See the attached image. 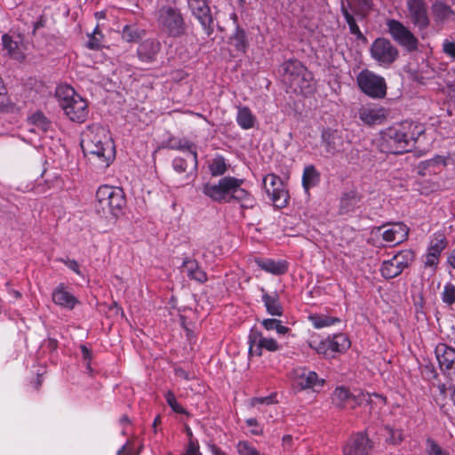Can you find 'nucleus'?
<instances>
[{
  "mask_svg": "<svg viewBox=\"0 0 455 455\" xmlns=\"http://www.w3.org/2000/svg\"><path fill=\"white\" fill-rule=\"evenodd\" d=\"M80 145L84 156L100 170H105L115 159L114 141L108 131L99 124L87 126L82 133Z\"/></svg>",
  "mask_w": 455,
  "mask_h": 455,
  "instance_id": "obj_1",
  "label": "nucleus"
},
{
  "mask_svg": "<svg viewBox=\"0 0 455 455\" xmlns=\"http://www.w3.org/2000/svg\"><path fill=\"white\" fill-rule=\"evenodd\" d=\"M423 132L421 125L411 121L395 124L381 132L380 150L395 155L411 151Z\"/></svg>",
  "mask_w": 455,
  "mask_h": 455,
  "instance_id": "obj_2",
  "label": "nucleus"
},
{
  "mask_svg": "<svg viewBox=\"0 0 455 455\" xmlns=\"http://www.w3.org/2000/svg\"><path fill=\"white\" fill-rule=\"evenodd\" d=\"M126 198L119 187L100 186L96 191L95 210L102 217L117 219L124 212Z\"/></svg>",
  "mask_w": 455,
  "mask_h": 455,
  "instance_id": "obj_3",
  "label": "nucleus"
},
{
  "mask_svg": "<svg viewBox=\"0 0 455 455\" xmlns=\"http://www.w3.org/2000/svg\"><path fill=\"white\" fill-rule=\"evenodd\" d=\"M56 97L65 115L73 122L84 123L89 114L87 101L73 87L61 84L56 88Z\"/></svg>",
  "mask_w": 455,
  "mask_h": 455,
  "instance_id": "obj_4",
  "label": "nucleus"
},
{
  "mask_svg": "<svg viewBox=\"0 0 455 455\" xmlns=\"http://www.w3.org/2000/svg\"><path fill=\"white\" fill-rule=\"evenodd\" d=\"M156 20L159 30L169 37L180 38L186 35L188 25L181 10L165 4L156 12Z\"/></svg>",
  "mask_w": 455,
  "mask_h": 455,
  "instance_id": "obj_5",
  "label": "nucleus"
},
{
  "mask_svg": "<svg viewBox=\"0 0 455 455\" xmlns=\"http://www.w3.org/2000/svg\"><path fill=\"white\" fill-rule=\"evenodd\" d=\"M371 395L380 399L386 403V398L379 394L373 393H363L359 392L357 395H353L350 391L344 387H338L335 388L331 395V403L338 408H350L355 409L361 405L363 402L370 403L371 401Z\"/></svg>",
  "mask_w": 455,
  "mask_h": 455,
  "instance_id": "obj_6",
  "label": "nucleus"
},
{
  "mask_svg": "<svg viewBox=\"0 0 455 455\" xmlns=\"http://www.w3.org/2000/svg\"><path fill=\"white\" fill-rule=\"evenodd\" d=\"M386 25L392 39L402 48L405 49L409 52L418 50L419 44V39L409 28L395 19L387 20Z\"/></svg>",
  "mask_w": 455,
  "mask_h": 455,
  "instance_id": "obj_7",
  "label": "nucleus"
},
{
  "mask_svg": "<svg viewBox=\"0 0 455 455\" xmlns=\"http://www.w3.org/2000/svg\"><path fill=\"white\" fill-rule=\"evenodd\" d=\"M347 141L343 132L331 127L323 128L321 132L320 146L323 148L322 155L326 157H333L345 151Z\"/></svg>",
  "mask_w": 455,
  "mask_h": 455,
  "instance_id": "obj_8",
  "label": "nucleus"
},
{
  "mask_svg": "<svg viewBox=\"0 0 455 455\" xmlns=\"http://www.w3.org/2000/svg\"><path fill=\"white\" fill-rule=\"evenodd\" d=\"M356 81L361 91L371 98L381 99L386 96L387 85L382 76L363 70L359 73Z\"/></svg>",
  "mask_w": 455,
  "mask_h": 455,
  "instance_id": "obj_9",
  "label": "nucleus"
},
{
  "mask_svg": "<svg viewBox=\"0 0 455 455\" xmlns=\"http://www.w3.org/2000/svg\"><path fill=\"white\" fill-rule=\"evenodd\" d=\"M371 56L379 65L387 68L394 63L399 56L397 48L387 38L379 37L372 43Z\"/></svg>",
  "mask_w": 455,
  "mask_h": 455,
  "instance_id": "obj_10",
  "label": "nucleus"
},
{
  "mask_svg": "<svg viewBox=\"0 0 455 455\" xmlns=\"http://www.w3.org/2000/svg\"><path fill=\"white\" fill-rule=\"evenodd\" d=\"M263 187L276 208L282 209L287 205L289 194L279 176L274 173L267 174L263 179Z\"/></svg>",
  "mask_w": 455,
  "mask_h": 455,
  "instance_id": "obj_11",
  "label": "nucleus"
},
{
  "mask_svg": "<svg viewBox=\"0 0 455 455\" xmlns=\"http://www.w3.org/2000/svg\"><path fill=\"white\" fill-rule=\"evenodd\" d=\"M317 354L323 355L325 358H332L336 353H343L350 347V340L344 333H338L332 337L319 341L315 346L310 344Z\"/></svg>",
  "mask_w": 455,
  "mask_h": 455,
  "instance_id": "obj_12",
  "label": "nucleus"
},
{
  "mask_svg": "<svg viewBox=\"0 0 455 455\" xmlns=\"http://www.w3.org/2000/svg\"><path fill=\"white\" fill-rule=\"evenodd\" d=\"M1 45L10 59L18 62H23L26 60L28 44L23 35L5 33L1 37Z\"/></svg>",
  "mask_w": 455,
  "mask_h": 455,
  "instance_id": "obj_13",
  "label": "nucleus"
},
{
  "mask_svg": "<svg viewBox=\"0 0 455 455\" xmlns=\"http://www.w3.org/2000/svg\"><path fill=\"white\" fill-rule=\"evenodd\" d=\"M235 182H236L235 177L226 176L219 180L217 183H204L202 187V193L213 202L229 203L230 189Z\"/></svg>",
  "mask_w": 455,
  "mask_h": 455,
  "instance_id": "obj_14",
  "label": "nucleus"
},
{
  "mask_svg": "<svg viewBox=\"0 0 455 455\" xmlns=\"http://www.w3.org/2000/svg\"><path fill=\"white\" fill-rule=\"evenodd\" d=\"M188 9L198 20L204 33L210 36L214 32L213 17L207 0H187Z\"/></svg>",
  "mask_w": 455,
  "mask_h": 455,
  "instance_id": "obj_15",
  "label": "nucleus"
},
{
  "mask_svg": "<svg viewBox=\"0 0 455 455\" xmlns=\"http://www.w3.org/2000/svg\"><path fill=\"white\" fill-rule=\"evenodd\" d=\"M440 371L450 379H455V348L439 343L435 349Z\"/></svg>",
  "mask_w": 455,
  "mask_h": 455,
  "instance_id": "obj_16",
  "label": "nucleus"
},
{
  "mask_svg": "<svg viewBox=\"0 0 455 455\" xmlns=\"http://www.w3.org/2000/svg\"><path fill=\"white\" fill-rule=\"evenodd\" d=\"M372 443L364 432L350 435L343 446V455H371Z\"/></svg>",
  "mask_w": 455,
  "mask_h": 455,
  "instance_id": "obj_17",
  "label": "nucleus"
},
{
  "mask_svg": "<svg viewBox=\"0 0 455 455\" xmlns=\"http://www.w3.org/2000/svg\"><path fill=\"white\" fill-rule=\"evenodd\" d=\"M409 18L415 28L425 30L430 24L427 6L424 0H408L406 4Z\"/></svg>",
  "mask_w": 455,
  "mask_h": 455,
  "instance_id": "obj_18",
  "label": "nucleus"
},
{
  "mask_svg": "<svg viewBox=\"0 0 455 455\" xmlns=\"http://www.w3.org/2000/svg\"><path fill=\"white\" fill-rule=\"evenodd\" d=\"M382 229L381 236L390 246L400 244L407 240L410 230L403 222L387 223L378 228L379 231Z\"/></svg>",
  "mask_w": 455,
  "mask_h": 455,
  "instance_id": "obj_19",
  "label": "nucleus"
},
{
  "mask_svg": "<svg viewBox=\"0 0 455 455\" xmlns=\"http://www.w3.org/2000/svg\"><path fill=\"white\" fill-rule=\"evenodd\" d=\"M358 117L365 125H379L387 120V112L383 107L363 106L358 111Z\"/></svg>",
  "mask_w": 455,
  "mask_h": 455,
  "instance_id": "obj_20",
  "label": "nucleus"
},
{
  "mask_svg": "<svg viewBox=\"0 0 455 455\" xmlns=\"http://www.w3.org/2000/svg\"><path fill=\"white\" fill-rule=\"evenodd\" d=\"M52 299L59 307L72 310L78 303V299L68 291L65 283H60L52 291Z\"/></svg>",
  "mask_w": 455,
  "mask_h": 455,
  "instance_id": "obj_21",
  "label": "nucleus"
},
{
  "mask_svg": "<svg viewBox=\"0 0 455 455\" xmlns=\"http://www.w3.org/2000/svg\"><path fill=\"white\" fill-rule=\"evenodd\" d=\"M324 379L319 378L316 372L305 369L296 371L295 385L299 390L315 389L323 387Z\"/></svg>",
  "mask_w": 455,
  "mask_h": 455,
  "instance_id": "obj_22",
  "label": "nucleus"
},
{
  "mask_svg": "<svg viewBox=\"0 0 455 455\" xmlns=\"http://www.w3.org/2000/svg\"><path fill=\"white\" fill-rule=\"evenodd\" d=\"M161 50V43L155 38H148L142 41L137 49V55L140 60L151 63L156 60Z\"/></svg>",
  "mask_w": 455,
  "mask_h": 455,
  "instance_id": "obj_23",
  "label": "nucleus"
},
{
  "mask_svg": "<svg viewBox=\"0 0 455 455\" xmlns=\"http://www.w3.org/2000/svg\"><path fill=\"white\" fill-rule=\"evenodd\" d=\"M236 182L233 183V188L230 189V195L228 196L229 203L232 200L236 201L240 204L243 209H251L254 206L255 200L252 196L244 188H241L243 180L235 177Z\"/></svg>",
  "mask_w": 455,
  "mask_h": 455,
  "instance_id": "obj_24",
  "label": "nucleus"
},
{
  "mask_svg": "<svg viewBox=\"0 0 455 455\" xmlns=\"http://www.w3.org/2000/svg\"><path fill=\"white\" fill-rule=\"evenodd\" d=\"M431 12L437 26L455 20V11L441 0H436L432 4Z\"/></svg>",
  "mask_w": 455,
  "mask_h": 455,
  "instance_id": "obj_25",
  "label": "nucleus"
},
{
  "mask_svg": "<svg viewBox=\"0 0 455 455\" xmlns=\"http://www.w3.org/2000/svg\"><path fill=\"white\" fill-rule=\"evenodd\" d=\"M305 66L298 60L290 59L285 60L281 66L279 72L283 77V81L291 85L296 78L300 76Z\"/></svg>",
  "mask_w": 455,
  "mask_h": 455,
  "instance_id": "obj_26",
  "label": "nucleus"
},
{
  "mask_svg": "<svg viewBox=\"0 0 455 455\" xmlns=\"http://www.w3.org/2000/svg\"><path fill=\"white\" fill-rule=\"evenodd\" d=\"M300 76L289 85L294 92H299L303 95H309L315 92V83L313 74L305 67Z\"/></svg>",
  "mask_w": 455,
  "mask_h": 455,
  "instance_id": "obj_27",
  "label": "nucleus"
},
{
  "mask_svg": "<svg viewBox=\"0 0 455 455\" xmlns=\"http://www.w3.org/2000/svg\"><path fill=\"white\" fill-rule=\"evenodd\" d=\"M254 262L260 269L275 275H281L288 271V263L286 260L255 258Z\"/></svg>",
  "mask_w": 455,
  "mask_h": 455,
  "instance_id": "obj_28",
  "label": "nucleus"
},
{
  "mask_svg": "<svg viewBox=\"0 0 455 455\" xmlns=\"http://www.w3.org/2000/svg\"><path fill=\"white\" fill-rule=\"evenodd\" d=\"M167 147L169 148L174 149V150H180V151H184V152L187 151L188 156H190L193 161L194 169L195 170L197 169L198 155H197V151H196V147L193 142H191L186 139L171 138L168 140Z\"/></svg>",
  "mask_w": 455,
  "mask_h": 455,
  "instance_id": "obj_29",
  "label": "nucleus"
},
{
  "mask_svg": "<svg viewBox=\"0 0 455 455\" xmlns=\"http://www.w3.org/2000/svg\"><path fill=\"white\" fill-rule=\"evenodd\" d=\"M446 166V159L442 156H435V157L420 162L419 164V174L421 176L436 174L441 171V168Z\"/></svg>",
  "mask_w": 455,
  "mask_h": 455,
  "instance_id": "obj_30",
  "label": "nucleus"
},
{
  "mask_svg": "<svg viewBox=\"0 0 455 455\" xmlns=\"http://www.w3.org/2000/svg\"><path fill=\"white\" fill-rule=\"evenodd\" d=\"M446 166V159L442 156H435V157L420 162L419 164V174L421 176L436 174L441 171V168Z\"/></svg>",
  "mask_w": 455,
  "mask_h": 455,
  "instance_id": "obj_31",
  "label": "nucleus"
},
{
  "mask_svg": "<svg viewBox=\"0 0 455 455\" xmlns=\"http://www.w3.org/2000/svg\"><path fill=\"white\" fill-rule=\"evenodd\" d=\"M446 166V159L442 156H435V157L420 162L419 164V174L421 176L436 174L441 171V168Z\"/></svg>",
  "mask_w": 455,
  "mask_h": 455,
  "instance_id": "obj_32",
  "label": "nucleus"
},
{
  "mask_svg": "<svg viewBox=\"0 0 455 455\" xmlns=\"http://www.w3.org/2000/svg\"><path fill=\"white\" fill-rule=\"evenodd\" d=\"M262 292L261 300L264 303L267 312L274 316H281L283 315V307L279 301V296L276 292L269 294L266 290L261 287Z\"/></svg>",
  "mask_w": 455,
  "mask_h": 455,
  "instance_id": "obj_33",
  "label": "nucleus"
},
{
  "mask_svg": "<svg viewBox=\"0 0 455 455\" xmlns=\"http://www.w3.org/2000/svg\"><path fill=\"white\" fill-rule=\"evenodd\" d=\"M235 120L243 130H250L255 126L257 118L247 106H238Z\"/></svg>",
  "mask_w": 455,
  "mask_h": 455,
  "instance_id": "obj_34",
  "label": "nucleus"
},
{
  "mask_svg": "<svg viewBox=\"0 0 455 455\" xmlns=\"http://www.w3.org/2000/svg\"><path fill=\"white\" fill-rule=\"evenodd\" d=\"M187 272L188 278L204 283L207 281L206 273L199 267L198 262L193 259H186L181 266Z\"/></svg>",
  "mask_w": 455,
  "mask_h": 455,
  "instance_id": "obj_35",
  "label": "nucleus"
},
{
  "mask_svg": "<svg viewBox=\"0 0 455 455\" xmlns=\"http://www.w3.org/2000/svg\"><path fill=\"white\" fill-rule=\"evenodd\" d=\"M228 43L234 46L236 52L245 53L249 47V41L245 30L236 25L233 34L228 38Z\"/></svg>",
  "mask_w": 455,
  "mask_h": 455,
  "instance_id": "obj_36",
  "label": "nucleus"
},
{
  "mask_svg": "<svg viewBox=\"0 0 455 455\" xmlns=\"http://www.w3.org/2000/svg\"><path fill=\"white\" fill-rule=\"evenodd\" d=\"M349 9H352L351 3H347V5L345 4L344 1H341L340 10L342 15L344 16L348 27L349 31L352 35L355 36L358 40H364L365 36L361 32L356 21L352 13H350Z\"/></svg>",
  "mask_w": 455,
  "mask_h": 455,
  "instance_id": "obj_37",
  "label": "nucleus"
},
{
  "mask_svg": "<svg viewBox=\"0 0 455 455\" xmlns=\"http://www.w3.org/2000/svg\"><path fill=\"white\" fill-rule=\"evenodd\" d=\"M379 270L385 279H392L401 275L404 269L393 256L392 259L382 262Z\"/></svg>",
  "mask_w": 455,
  "mask_h": 455,
  "instance_id": "obj_38",
  "label": "nucleus"
},
{
  "mask_svg": "<svg viewBox=\"0 0 455 455\" xmlns=\"http://www.w3.org/2000/svg\"><path fill=\"white\" fill-rule=\"evenodd\" d=\"M320 181V173L313 164L307 165L304 168L302 175V186L305 190H309L311 188L316 186Z\"/></svg>",
  "mask_w": 455,
  "mask_h": 455,
  "instance_id": "obj_39",
  "label": "nucleus"
},
{
  "mask_svg": "<svg viewBox=\"0 0 455 455\" xmlns=\"http://www.w3.org/2000/svg\"><path fill=\"white\" fill-rule=\"evenodd\" d=\"M146 35L144 29L139 28L135 25H125L124 26L121 36L122 39L127 43H136Z\"/></svg>",
  "mask_w": 455,
  "mask_h": 455,
  "instance_id": "obj_40",
  "label": "nucleus"
},
{
  "mask_svg": "<svg viewBox=\"0 0 455 455\" xmlns=\"http://www.w3.org/2000/svg\"><path fill=\"white\" fill-rule=\"evenodd\" d=\"M212 176L218 177L223 175L228 170V164L225 157L221 155L215 156L208 165Z\"/></svg>",
  "mask_w": 455,
  "mask_h": 455,
  "instance_id": "obj_41",
  "label": "nucleus"
},
{
  "mask_svg": "<svg viewBox=\"0 0 455 455\" xmlns=\"http://www.w3.org/2000/svg\"><path fill=\"white\" fill-rule=\"evenodd\" d=\"M447 244V239L443 233H435L431 238L427 251L440 256Z\"/></svg>",
  "mask_w": 455,
  "mask_h": 455,
  "instance_id": "obj_42",
  "label": "nucleus"
},
{
  "mask_svg": "<svg viewBox=\"0 0 455 455\" xmlns=\"http://www.w3.org/2000/svg\"><path fill=\"white\" fill-rule=\"evenodd\" d=\"M263 335L260 331L256 330H251L248 336V343H249V355H257L260 356V346Z\"/></svg>",
  "mask_w": 455,
  "mask_h": 455,
  "instance_id": "obj_43",
  "label": "nucleus"
},
{
  "mask_svg": "<svg viewBox=\"0 0 455 455\" xmlns=\"http://www.w3.org/2000/svg\"><path fill=\"white\" fill-rule=\"evenodd\" d=\"M309 321L312 323L315 328L321 329L339 323V319L325 315L314 314L309 315Z\"/></svg>",
  "mask_w": 455,
  "mask_h": 455,
  "instance_id": "obj_44",
  "label": "nucleus"
},
{
  "mask_svg": "<svg viewBox=\"0 0 455 455\" xmlns=\"http://www.w3.org/2000/svg\"><path fill=\"white\" fill-rule=\"evenodd\" d=\"M28 122L36 129L42 132H47L51 126L50 121L40 111H37L28 117Z\"/></svg>",
  "mask_w": 455,
  "mask_h": 455,
  "instance_id": "obj_45",
  "label": "nucleus"
},
{
  "mask_svg": "<svg viewBox=\"0 0 455 455\" xmlns=\"http://www.w3.org/2000/svg\"><path fill=\"white\" fill-rule=\"evenodd\" d=\"M104 36L99 28V25L95 27L91 34H88L87 48L91 50H100L102 47Z\"/></svg>",
  "mask_w": 455,
  "mask_h": 455,
  "instance_id": "obj_46",
  "label": "nucleus"
},
{
  "mask_svg": "<svg viewBox=\"0 0 455 455\" xmlns=\"http://www.w3.org/2000/svg\"><path fill=\"white\" fill-rule=\"evenodd\" d=\"M394 258L405 269L414 261L415 253L412 250H403L395 254Z\"/></svg>",
  "mask_w": 455,
  "mask_h": 455,
  "instance_id": "obj_47",
  "label": "nucleus"
},
{
  "mask_svg": "<svg viewBox=\"0 0 455 455\" xmlns=\"http://www.w3.org/2000/svg\"><path fill=\"white\" fill-rule=\"evenodd\" d=\"M261 324L267 331L275 330L278 334H285L290 331L288 327L282 325L280 320L275 318L264 319Z\"/></svg>",
  "mask_w": 455,
  "mask_h": 455,
  "instance_id": "obj_48",
  "label": "nucleus"
},
{
  "mask_svg": "<svg viewBox=\"0 0 455 455\" xmlns=\"http://www.w3.org/2000/svg\"><path fill=\"white\" fill-rule=\"evenodd\" d=\"M442 300L448 306L455 304V285L451 283H447L441 295Z\"/></svg>",
  "mask_w": 455,
  "mask_h": 455,
  "instance_id": "obj_49",
  "label": "nucleus"
},
{
  "mask_svg": "<svg viewBox=\"0 0 455 455\" xmlns=\"http://www.w3.org/2000/svg\"><path fill=\"white\" fill-rule=\"evenodd\" d=\"M164 398L167 404L172 408V410L179 414H188L186 409H184L178 402L175 397V395L172 391L168 390L164 394Z\"/></svg>",
  "mask_w": 455,
  "mask_h": 455,
  "instance_id": "obj_50",
  "label": "nucleus"
},
{
  "mask_svg": "<svg viewBox=\"0 0 455 455\" xmlns=\"http://www.w3.org/2000/svg\"><path fill=\"white\" fill-rule=\"evenodd\" d=\"M426 452L427 455H449L434 439L426 440Z\"/></svg>",
  "mask_w": 455,
  "mask_h": 455,
  "instance_id": "obj_51",
  "label": "nucleus"
},
{
  "mask_svg": "<svg viewBox=\"0 0 455 455\" xmlns=\"http://www.w3.org/2000/svg\"><path fill=\"white\" fill-rule=\"evenodd\" d=\"M239 455H262L260 452L247 441H240L236 445Z\"/></svg>",
  "mask_w": 455,
  "mask_h": 455,
  "instance_id": "obj_52",
  "label": "nucleus"
},
{
  "mask_svg": "<svg viewBox=\"0 0 455 455\" xmlns=\"http://www.w3.org/2000/svg\"><path fill=\"white\" fill-rule=\"evenodd\" d=\"M357 204V199L355 196V194L354 192L347 193L344 195V196L341 198L340 201V207L341 209L345 210L346 212H348L355 208V206Z\"/></svg>",
  "mask_w": 455,
  "mask_h": 455,
  "instance_id": "obj_53",
  "label": "nucleus"
},
{
  "mask_svg": "<svg viewBox=\"0 0 455 455\" xmlns=\"http://www.w3.org/2000/svg\"><path fill=\"white\" fill-rule=\"evenodd\" d=\"M277 403L276 400V393H272L271 395L264 397H252L250 400V405L254 407L257 404H275Z\"/></svg>",
  "mask_w": 455,
  "mask_h": 455,
  "instance_id": "obj_54",
  "label": "nucleus"
},
{
  "mask_svg": "<svg viewBox=\"0 0 455 455\" xmlns=\"http://www.w3.org/2000/svg\"><path fill=\"white\" fill-rule=\"evenodd\" d=\"M358 7L350 9L357 16L364 17L365 12L371 10V0H355Z\"/></svg>",
  "mask_w": 455,
  "mask_h": 455,
  "instance_id": "obj_55",
  "label": "nucleus"
},
{
  "mask_svg": "<svg viewBox=\"0 0 455 455\" xmlns=\"http://www.w3.org/2000/svg\"><path fill=\"white\" fill-rule=\"evenodd\" d=\"M260 346V352L262 353V349H266L270 352L277 351L281 348V346L277 343V341L272 338H262Z\"/></svg>",
  "mask_w": 455,
  "mask_h": 455,
  "instance_id": "obj_56",
  "label": "nucleus"
},
{
  "mask_svg": "<svg viewBox=\"0 0 455 455\" xmlns=\"http://www.w3.org/2000/svg\"><path fill=\"white\" fill-rule=\"evenodd\" d=\"M443 52L448 57L455 60V42L450 41L448 39L443 40Z\"/></svg>",
  "mask_w": 455,
  "mask_h": 455,
  "instance_id": "obj_57",
  "label": "nucleus"
},
{
  "mask_svg": "<svg viewBox=\"0 0 455 455\" xmlns=\"http://www.w3.org/2000/svg\"><path fill=\"white\" fill-rule=\"evenodd\" d=\"M182 455H202L199 451L198 442L189 439L188 447Z\"/></svg>",
  "mask_w": 455,
  "mask_h": 455,
  "instance_id": "obj_58",
  "label": "nucleus"
},
{
  "mask_svg": "<svg viewBox=\"0 0 455 455\" xmlns=\"http://www.w3.org/2000/svg\"><path fill=\"white\" fill-rule=\"evenodd\" d=\"M172 167L179 173L185 172L188 167L187 161L181 157H175L172 161Z\"/></svg>",
  "mask_w": 455,
  "mask_h": 455,
  "instance_id": "obj_59",
  "label": "nucleus"
},
{
  "mask_svg": "<svg viewBox=\"0 0 455 455\" xmlns=\"http://www.w3.org/2000/svg\"><path fill=\"white\" fill-rule=\"evenodd\" d=\"M60 261L63 262L69 269L74 271L77 275H81L80 267L76 260L69 259H60Z\"/></svg>",
  "mask_w": 455,
  "mask_h": 455,
  "instance_id": "obj_60",
  "label": "nucleus"
},
{
  "mask_svg": "<svg viewBox=\"0 0 455 455\" xmlns=\"http://www.w3.org/2000/svg\"><path fill=\"white\" fill-rule=\"evenodd\" d=\"M440 256L432 254L427 251L426 255L425 266L428 267H435L439 262Z\"/></svg>",
  "mask_w": 455,
  "mask_h": 455,
  "instance_id": "obj_61",
  "label": "nucleus"
},
{
  "mask_svg": "<svg viewBox=\"0 0 455 455\" xmlns=\"http://www.w3.org/2000/svg\"><path fill=\"white\" fill-rule=\"evenodd\" d=\"M414 307L418 318H419V315L426 316L427 313L423 310V297H419V300L415 302Z\"/></svg>",
  "mask_w": 455,
  "mask_h": 455,
  "instance_id": "obj_62",
  "label": "nucleus"
},
{
  "mask_svg": "<svg viewBox=\"0 0 455 455\" xmlns=\"http://www.w3.org/2000/svg\"><path fill=\"white\" fill-rule=\"evenodd\" d=\"M174 371L177 377L182 378L186 380H190L192 379L190 374L182 368H176Z\"/></svg>",
  "mask_w": 455,
  "mask_h": 455,
  "instance_id": "obj_63",
  "label": "nucleus"
},
{
  "mask_svg": "<svg viewBox=\"0 0 455 455\" xmlns=\"http://www.w3.org/2000/svg\"><path fill=\"white\" fill-rule=\"evenodd\" d=\"M447 262L451 267L455 268V248L450 252Z\"/></svg>",
  "mask_w": 455,
  "mask_h": 455,
  "instance_id": "obj_64",
  "label": "nucleus"
}]
</instances>
